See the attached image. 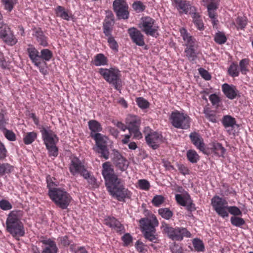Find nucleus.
Returning <instances> with one entry per match:
<instances>
[{
  "instance_id": "obj_38",
  "label": "nucleus",
  "mask_w": 253,
  "mask_h": 253,
  "mask_svg": "<svg viewBox=\"0 0 253 253\" xmlns=\"http://www.w3.org/2000/svg\"><path fill=\"white\" fill-rule=\"evenodd\" d=\"M188 195H190L187 192H186L183 195L179 194H176L175 199L177 203L181 206L185 207L189 201Z\"/></svg>"
},
{
  "instance_id": "obj_58",
  "label": "nucleus",
  "mask_w": 253,
  "mask_h": 253,
  "mask_svg": "<svg viewBox=\"0 0 253 253\" xmlns=\"http://www.w3.org/2000/svg\"><path fill=\"white\" fill-rule=\"evenodd\" d=\"M86 175L83 176L84 179L87 180L88 183L92 187H96L97 186L96 179L95 177L91 175L89 172L87 170L86 171Z\"/></svg>"
},
{
  "instance_id": "obj_31",
  "label": "nucleus",
  "mask_w": 253,
  "mask_h": 253,
  "mask_svg": "<svg viewBox=\"0 0 253 253\" xmlns=\"http://www.w3.org/2000/svg\"><path fill=\"white\" fill-rule=\"evenodd\" d=\"M114 164L118 168L122 171L126 169L127 167V161L120 155L115 158Z\"/></svg>"
},
{
  "instance_id": "obj_17",
  "label": "nucleus",
  "mask_w": 253,
  "mask_h": 253,
  "mask_svg": "<svg viewBox=\"0 0 253 253\" xmlns=\"http://www.w3.org/2000/svg\"><path fill=\"white\" fill-rule=\"evenodd\" d=\"M104 223L120 234L125 232L124 225L117 218L113 216H109L107 217L104 219Z\"/></svg>"
},
{
  "instance_id": "obj_60",
  "label": "nucleus",
  "mask_w": 253,
  "mask_h": 253,
  "mask_svg": "<svg viewBox=\"0 0 253 253\" xmlns=\"http://www.w3.org/2000/svg\"><path fill=\"white\" fill-rule=\"evenodd\" d=\"M128 131L131 135H133V138L134 139L139 140L143 137V135L140 131V127L132 128Z\"/></svg>"
},
{
  "instance_id": "obj_21",
  "label": "nucleus",
  "mask_w": 253,
  "mask_h": 253,
  "mask_svg": "<svg viewBox=\"0 0 253 253\" xmlns=\"http://www.w3.org/2000/svg\"><path fill=\"white\" fill-rule=\"evenodd\" d=\"M128 33L132 41L136 45L142 46L145 44L144 36L138 29L130 28L128 30Z\"/></svg>"
},
{
  "instance_id": "obj_19",
  "label": "nucleus",
  "mask_w": 253,
  "mask_h": 253,
  "mask_svg": "<svg viewBox=\"0 0 253 253\" xmlns=\"http://www.w3.org/2000/svg\"><path fill=\"white\" fill-rule=\"evenodd\" d=\"M189 137L192 143L197 149L204 154H208L209 153L206 148L204 139L199 133L196 132H192L190 134Z\"/></svg>"
},
{
  "instance_id": "obj_40",
  "label": "nucleus",
  "mask_w": 253,
  "mask_h": 253,
  "mask_svg": "<svg viewBox=\"0 0 253 253\" xmlns=\"http://www.w3.org/2000/svg\"><path fill=\"white\" fill-rule=\"evenodd\" d=\"M2 40L6 44L10 46L14 45L17 42V39L14 36L12 31L7 35L5 38H3Z\"/></svg>"
},
{
  "instance_id": "obj_61",
  "label": "nucleus",
  "mask_w": 253,
  "mask_h": 253,
  "mask_svg": "<svg viewBox=\"0 0 253 253\" xmlns=\"http://www.w3.org/2000/svg\"><path fill=\"white\" fill-rule=\"evenodd\" d=\"M209 100L211 102L212 105L215 106L216 107H218L219 106V103L221 101L220 98L216 94H212L210 95L209 96Z\"/></svg>"
},
{
  "instance_id": "obj_3",
  "label": "nucleus",
  "mask_w": 253,
  "mask_h": 253,
  "mask_svg": "<svg viewBox=\"0 0 253 253\" xmlns=\"http://www.w3.org/2000/svg\"><path fill=\"white\" fill-rule=\"evenodd\" d=\"M6 230L13 237H22L25 231L22 222L18 217L17 212L11 211L8 215L6 220Z\"/></svg>"
},
{
  "instance_id": "obj_20",
  "label": "nucleus",
  "mask_w": 253,
  "mask_h": 253,
  "mask_svg": "<svg viewBox=\"0 0 253 253\" xmlns=\"http://www.w3.org/2000/svg\"><path fill=\"white\" fill-rule=\"evenodd\" d=\"M210 147L207 149L209 153L208 154H213L214 156L218 157L225 158L226 150L222 146V144L217 142H213L210 144Z\"/></svg>"
},
{
  "instance_id": "obj_36",
  "label": "nucleus",
  "mask_w": 253,
  "mask_h": 253,
  "mask_svg": "<svg viewBox=\"0 0 253 253\" xmlns=\"http://www.w3.org/2000/svg\"><path fill=\"white\" fill-rule=\"evenodd\" d=\"M196 47H185L184 53L186 57L190 61H193L197 58V53L196 52Z\"/></svg>"
},
{
  "instance_id": "obj_48",
  "label": "nucleus",
  "mask_w": 253,
  "mask_h": 253,
  "mask_svg": "<svg viewBox=\"0 0 253 253\" xmlns=\"http://www.w3.org/2000/svg\"><path fill=\"white\" fill-rule=\"evenodd\" d=\"M192 244L195 250L196 251L203 252L204 251V245L201 240L198 238H195L192 241Z\"/></svg>"
},
{
  "instance_id": "obj_64",
  "label": "nucleus",
  "mask_w": 253,
  "mask_h": 253,
  "mask_svg": "<svg viewBox=\"0 0 253 253\" xmlns=\"http://www.w3.org/2000/svg\"><path fill=\"white\" fill-rule=\"evenodd\" d=\"M12 31L7 25H4L0 27V38L2 39L5 38V36L10 33Z\"/></svg>"
},
{
  "instance_id": "obj_41",
  "label": "nucleus",
  "mask_w": 253,
  "mask_h": 253,
  "mask_svg": "<svg viewBox=\"0 0 253 253\" xmlns=\"http://www.w3.org/2000/svg\"><path fill=\"white\" fill-rule=\"evenodd\" d=\"M240 72L237 64L235 62L232 63L228 69L229 75L233 78L238 77Z\"/></svg>"
},
{
  "instance_id": "obj_5",
  "label": "nucleus",
  "mask_w": 253,
  "mask_h": 253,
  "mask_svg": "<svg viewBox=\"0 0 253 253\" xmlns=\"http://www.w3.org/2000/svg\"><path fill=\"white\" fill-rule=\"evenodd\" d=\"M48 196L57 207L62 210L67 209L72 199L70 194L62 188L50 190Z\"/></svg>"
},
{
  "instance_id": "obj_13",
  "label": "nucleus",
  "mask_w": 253,
  "mask_h": 253,
  "mask_svg": "<svg viewBox=\"0 0 253 253\" xmlns=\"http://www.w3.org/2000/svg\"><path fill=\"white\" fill-rule=\"evenodd\" d=\"M211 205L219 216L223 218L228 216L229 214L227 211L228 202L225 199L215 195L211 200Z\"/></svg>"
},
{
  "instance_id": "obj_44",
  "label": "nucleus",
  "mask_w": 253,
  "mask_h": 253,
  "mask_svg": "<svg viewBox=\"0 0 253 253\" xmlns=\"http://www.w3.org/2000/svg\"><path fill=\"white\" fill-rule=\"evenodd\" d=\"M58 245L62 247L66 248L72 245V240L69 239V237L67 235L59 237L58 238Z\"/></svg>"
},
{
  "instance_id": "obj_10",
  "label": "nucleus",
  "mask_w": 253,
  "mask_h": 253,
  "mask_svg": "<svg viewBox=\"0 0 253 253\" xmlns=\"http://www.w3.org/2000/svg\"><path fill=\"white\" fill-rule=\"evenodd\" d=\"M139 27L142 31L148 36L157 37L159 27L156 24L155 19L149 16H145L141 18Z\"/></svg>"
},
{
  "instance_id": "obj_32",
  "label": "nucleus",
  "mask_w": 253,
  "mask_h": 253,
  "mask_svg": "<svg viewBox=\"0 0 253 253\" xmlns=\"http://www.w3.org/2000/svg\"><path fill=\"white\" fill-rule=\"evenodd\" d=\"M37 136V133L34 131L25 133L23 137V142L26 145L31 144L35 141Z\"/></svg>"
},
{
  "instance_id": "obj_6",
  "label": "nucleus",
  "mask_w": 253,
  "mask_h": 253,
  "mask_svg": "<svg viewBox=\"0 0 253 253\" xmlns=\"http://www.w3.org/2000/svg\"><path fill=\"white\" fill-rule=\"evenodd\" d=\"M98 73L109 84H111L114 88L120 90L122 87L121 75L120 71L116 68H100Z\"/></svg>"
},
{
  "instance_id": "obj_9",
  "label": "nucleus",
  "mask_w": 253,
  "mask_h": 253,
  "mask_svg": "<svg viewBox=\"0 0 253 253\" xmlns=\"http://www.w3.org/2000/svg\"><path fill=\"white\" fill-rule=\"evenodd\" d=\"M90 136L95 140L96 147L93 150L100 154V157L105 160L109 159V152L107 146V137L100 133H90Z\"/></svg>"
},
{
  "instance_id": "obj_33",
  "label": "nucleus",
  "mask_w": 253,
  "mask_h": 253,
  "mask_svg": "<svg viewBox=\"0 0 253 253\" xmlns=\"http://www.w3.org/2000/svg\"><path fill=\"white\" fill-rule=\"evenodd\" d=\"M248 23L247 18L245 16H238L233 24L238 30H244Z\"/></svg>"
},
{
  "instance_id": "obj_56",
  "label": "nucleus",
  "mask_w": 253,
  "mask_h": 253,
  "mask_svg": "<svg viewBox=\"0 0 253 253\" xmlns=\"http://www.w3.org/2000/svg\"><path fill=\"white\" fill-rule=\"evenodd\" d=\"M107 42H108V45L111 49L115 52L118 51L119 45L114 37L107 38Z\"/></svg>"
},
{
  "instance_id": "obj_55",
  "label": "nucleus",
  "mask_w": 253,
  "mask_h": 253,
  "mask_svg": "<svg viewBox=\"0 0 253 253\" xmlns=\"http://www.w3.org/2000/svg\"><path fill=\"white\" fill-rule=\"evenodd\" d=\"M76 245L73 244L70 246V251L73 253H89L86 248L84 246H78L75 248Z\"/></svg>"
},
{
  "instance_id": "obj_1",
  "label": "nucleus",
  "mask_w": 253,
  "mask_h": 253,
  "mask_svg": "<svg viewBox=\"0 0 253 253\" xmlns=\"http://www.w3.org/2000/svg\"><path fill=\"white\" fill-rule=\"evenodd\" d=\"M102 174L110 195L119 202L131 200L132 193L125 186L123 180L118 177L109 162L102 164Z\"/></svg>"
},
{
  "instance_id": "obj_15",
  "label": "nucleus",
  "mask_w": 253,
  "mask_h": 253,
  "mask_svg": "<svg viewBox=\"0 0 253 253\" xmlns=\"http://www.w3.org/2000/svg\"><path fill=\"white\" fill-rule=\"evenodd\" d=\"M69 171L73 175L80 174L82 176H86L87 171L83 163L77 157H73L69 164Z\"/></svg>"
},
{
  "instance_id": "obj_50",
  "label": "nucleus",
  "mask_w": 253,
  "mask_h": 253,
  "mask_svg": "<svg viewBox=\"0 0 253 253\" xmlns=\"http://www.w3.org/2000/svg\"><path fill=\"white\" fill-rule=\"evenodd\" d=\"M133 9L136 12H143L146 8V6L140 0L135 1L132 4Z\"/></svg>"
},
{
  "instance_id": "obj_63",
  "label": "nucleus",
  "mask_w": 253,
  "mask_h": 253,
  "mask_svg": "<svg viewBox=\"0 0 253 253\" xmlns=\"http://www.w3.org/2000/svg\"><path fill=\"white\" fill-rule=\"evenodd\" d=\"M114 23L113 15H112L110 17L107 16L103 22V28L112 29V26Z\"/></svg>"
},
{
  "instance_id": "obj_28",
  "label": "nucleus",
  "mask_w": 253,
  "mask_h": 253,
  "mask_svg": "<svg viewBox=\"0 0 253 253\" xmlns=\"http://www.w3.org/2000/svg\"><path fill=\"white\" fill-rule=\"evenodd\" d=\"M189 14L191 15V17L193 19V22L197 28L200 31L204 30V23L200 14L196 11H190Z\"/></svg>"
},
{
  "instance_id": "obj_45",
  "label": "nucleus",
  "mask_w": 253,
  "mask_h": 253,
  "mask_svg": "<svg viewBox=\"0 0 253 253\" xmlns=\"http://www.w3.org/2000/svg\"><path fill=\"white\" fill-rule=\"evenodd\" d=\"M144 237L145 239L154 243H158L159 240L158 235L156 234V231L147 232L144 233Z\"/></svg>"
},
{
  "instance_id": "obj_37",
  "label": "nucleus",
  "mask_w": 253,
  "mask_h": 253,
  "mask_svg": "<svg viewBox=\"0 0 253 253\" xmlns=\"http://www.w3.org/2000/svg\"><path fill=\"white\" fill-rule=\"evenodd\" d=\"M53 57L52 52L47 48L42 49L40 51V61H50Z\"/></svg>"
},
{
  "instance_id": "obj_54",
  "label": "nucleus",
  "mask_w": 253,
  "mask_h": 253,
  "mask_svg": "<svg viewBox=\"0 0 253 253\" xmlns=\"http://www.w3.org/2000/svg\"><path fill=\"white\" fill-rule=\"evenodd\" d=\"M230 221L231 224L236 227H241L245 224V221L243 218L237 216H232Z\"/></svg>"
},
{
  "instance_id": "obj_52",
  "label": "nucleus",
  "mask_w": 253,
  "mask_h": 253,
  "mask_svg": "<svg viewBox=\"0 0 253 253\" xmlns=\"http://www.w3.org/2000/svg\"><path fill=\"white\" fill-rule=\"evenodd\" d=\"M206 118L210 122L212 123L216 122V116L214 112L208 109H205L204 111Z\"/></svg>"
},
{
  "instance_id": "obj_8",
  "label": "nucleus",
  "mask_w": 253,
  "mask_h": 253,
  "mask_svg": "<svg viewBox=\"0 0 253 253\" xmlns=\"http://www.w3.org/2000/svg\"><path fill=\"white\" fill-rule=\"evenodd\" d=\"M39 242L42 244V250L41 252L37 247L32 249L33 253H58L59 249L55 241L46 236L39 237Z\"/></svg>"
},
{
  "instance_id": "obj_46",
  "label": "nucleus",
  "mask_w": 253,
  "mask_h": 253,
  "mask_svg": "<svg viewBox=\"0 0 253 253\" xmlns=\"http://www.w3.org/2000/svg\"><path fill=\"white\" fill-rule=\"evenodd\" d=\"M13 170V167L8 163L0 164V175L9 173Z\"/></svg>"
},
{
  "instance_id": "obj_43",
  "label": "nucleus",
  "mask_w": 253,
  "mask_h": 253,
  "mask_svg": "<svg viewBox=\"0 0 253 253\" xmlns=\"http://www.w3.org/2000/svg\"><path fill=\"white\" fill-rule=\"evenodd\" d=\"M17 2V0H1V3L3 5L4 9L9 12L12 10Z\"/></svg>"
},
{
  "instance_id": "obj_4",
  "label": "nucleus",
  "mask_w": 253,
  "mask_h": 253,
  "mask_svg": "<svg viewBox=\"0 0 253 253\" xmlns=\"http://www.w3.org/2000/svg\"><path fill=\"white\" fill-rule=\"evenodd\" d=\"M161 229L162 232L172 241H181L184 237H191V233L182 227H173L165 221L162 222Z\"/></svg>"
},
{
  "instance_id": "obj_53",
  "label": "nucleus",
  "mask_w": 253,
  "mask_h": 253,
  "mask_svg": "<svg viewBox=\"0 0 253 253\" xmlns=\"http://www.w3.org/2000/svg\"><path fill=\"white\" fill-rule=\"evenodd\" d=\"M0 129L3 131L4 136L8 140L13 141L16 140V135L15 133L12 130L6 129L5 128V126H4L3 129Z\"/></svg>"
},
{
  "instance_id": "obj_59",
  "label": "nucleus",
  "mask_w": 253,
  "mask_h": 253,
  "mask_svg": "<svg viewBox=\"0 0 253 253\" xmlns=\"http://www.w3.org/2000/svg\"><path fill=\"white\" fill-rule=\"evenodd\" d=\"M227 211L234 215V216L241 215L242 214L241 210L236 206H227Z\"/></svg>"
},
{
  "instance_id": "obj_30",
  "label": "nucleus",
  "mask_w": 253,
  "mask_h": 253,
  "mask_svg": "<svg viewBox=\"0 0 253 253\" xmlns=\"http://www.w3.org/2000/svg\"><path fill=\"white\" fill-rule=\"evenodd\" d=\"M107 58L102 53H98L94 56L92 63L95 66H104L108 64Z\"/></svg>"
},
{
  "instance_id": "obj_25",
  "label": "nucleus",
  "mask_w": 253,
  "mask_h": 253,
  "mask_svg": "<svg viewBox=\"0 0 253 253\" xmlns=\"http://www.w3.org/2000/svg\"><path fill=\"white\" fill-rule=\"evenodd\" d=\"M33 36L36 38L37 42L40 45L43 47L48 46V37L45 36L41 28H34L33 29Z\"/></svg>"
},
{
  "instance_id": "obj_62",
  "label": "nucleus",
  "mask_w": 253,
  "mask_h": 253,
  "mask_svg": "<svg viewBox=\"0 0 253 253\" xmlns=\"http://www.w3.org/2000/svg\"><path fill=\"white\" fill-rule=\"evenodd\" d=\"M11 203L7 200L2 199L0 201V208L3 211H8L12 209Z\"/></svg>"
},
{
  "instance_id": "obj_29",
  "label": "nucleus",
  "mask_w": 253,
  "mask_h": 253,
  "mask_svg": "<svg viewBox=\"0 0 253 253\" xmlns=\"http://www.w3.org/2000/svg\"><path fill=\"white\" fill-rule=\"evenodd\" d=\"M221 122L225 128L228 127L234 128L235 126H237L235 118L228 115L223 117Z\"/></svg>"
},
{
  "instance_id": "obj_22",
  "label": "nucleus",
  "mask_w": 253,
  "mask_h": 253,
  "mask_svg": "<svg viewBox=\"0 0 253 253\" xmlns=\"http://www.w3.org/2000/svg\"><path fill=\"white\" fill-rule=\"evenodd\" d=\"M26 51L32 63L35 66H39L40 52L32 44L28 45Z\"/></svg>"
},
{
  "instance_id": "obj_12",
  "label": "nucleus",
  "mask_w": 253,
  "mask_h": 253,
  "mask_svg": "<svg viewBox=\"0 0 253 253\" xmlns=\"http://www.w3.org/2000/svg\"><path fill=\"white\" fill-rule=\"evenodd\" d=\"M113 9L119 20H127L129 18V6L125 0H115Z\"/></svg>"
},
{
  "instance_id": "obj_16",
  "label": "nucleus",
  "mask_w": 253,
  "mask_h": 253,
  "mask_svg": "<svg viewBox=\"0 0 253 253\" xmlns=\"http://www.w3.org/2000/svg\"><path fill=\"white\" fill-rule=\"evenodd\" d=\"M171 4L180 14L189 13V10L190 11H196L195 7L192 6L189 1L187 0H172Z\"/></svg>"
},
{
  "instance_id": "obj_47",
  "label": "nucleus",
  "mask_w": 253,
  "mask_h": 253,
  "mask_svg": "<svg viewBox=\"0 0 253 253\" xmlns=\"http://www.w3.org/2000/svg\"><path fill=\"white\" fill-rule=\"evenodd\" d=\"M214 40L216 43L219 44H222L226 42L227 38L223 32L218 31L215 34Z\"/></svg>"
},
{
  "instance_id": "obj_49",
  "label": "nucleus",
  "mask_w": 253,
  "mask_h": 253,
  "mask_svg": "<svg viewBox=\"0 0 253 253\" xmlns=\"http://www.w3.org/2000/svg\"><path fill=\"white\" fill-rule=\"evenodd\" d=\"M150 187V182L146 179H141L137 181V187L141 190L148 191Z\"/></svg>"
},
{
  "instance_id": "obj_39",
  "label": "nucleus",
  "mask_w": 253,
  "mask_h": 253,
  "mask_svg": "<svg viewBox=\"0 0 253 253\" xmlns=\"http://www.w3.org/2000/svg\"><path fill=\"white\" fill-rule=\"evenodd\" d=\"M186 156L188 160L191 163H196L200 159V157L196 151L189 150L187 152Z\"/></svg>"
},
{
  "instance_id": "obj_23",
  "label": "nucleus",
  "mask_w": 253,
  "mask_h": 253,
  "mask_svg": "<svg viewBox=\"0 0 253 253\" xmlns=\"http://www.w3.org/2000/svg\"><path fill=\"white\" fill-rule=\"evenodd\" d=\"M222 91L224 94L229 99L233 100L239 96V91L236 86L225 83L222 85Z\"/></svg>"
},
{
  "instance_id": "obj_35",
  "label": "nucleus",
  "mask_w": 253,
  "mask_h": 253,
  "mask_svg": "<svg viewBox=\"0 0 253 253\" xmlns=\"http://www.w3.org/2000/svg\"><path fill=\"white\" fill-rule=\"evenodd\" d=\"M250 59L244 58L239 62V70L243 75H246L249 71Z\"/></svg>"
},
{
  "instance_id": "obj_27",
  "label": "nucleus",
  "mask_w": 253,
  "mask_h": 253,
  "mask_svg": "<svg viewBox=\"0 0 253 253\" xmlns=\"http://www.w3.org/2000/svg\"><path fill=\"white\" fill-rule=\"evenodd\" d=\"M54 11L57 17H60L61 18L69 21L71 16V14L69 12L68 10L62 6L58 5L55 9Z\"/></svg>"
},
{
  "instance_id": "obj_34",
  "label": "nucleus",
  "mask_w": 253,
  "mask_h": 253,
  "mask_svg": "<svg viewBox=\"0 0 253 253\" xmlns=\"http://www.w3.org/2000/svg\"><path fill=\"white\" fill-rule=\"evenodd\" d=\"M88 126L89 129L91 131V133H97L102 130L101 124L96 120H90L88 122Z\"/></svg>"
},
{
  "instance_id": "obj_2",
  "label": "nucleus",
  "mask_w": 253,
  "mask_h": 253,
  "mask_svg": "<svg viewBox=\"0 0 253 253\" xmlns=\"http://www.w3.org/2000/svg\"><path fill=\"white\" fill-rule=\"evenodd\" d=\"M39 128L42 133L43 143L48 150L49 156L56 157L58 155V148L56 146L59 141L58 137L50 129H46L42 126H39Z\"/></svg>"
},
{
  "instance_id": "obj_24",
  "label": "nucleus",
  "mask_w": 253,
  "mask_h": 253,
  "mask_svg": "<svg viewBox=\"0 0 253 253\" xmlns=\"http://www.w3.org/2000/svg\"><path fill=\"white\" fill-rule=\"evenodd\" d=\"M180 36L185 42L186 47H196V40L188 33L185 28H181L179 30Z\"/></svg>"
},
{
  "instance_id": "obj_26",
  "label": "nucleus",
  "mask_w": 253,
  "mask_h": 253,
  "mask_svg": "<svg viewBox=\"0 0 253 253\" xmlns=\"http://www.w3.org/2000/svg\"><path fill=\"white\" fill-rule=\"evenodd\" d=\"M141 121L140 118L136 115L129 114L126 119V124L128 126V130L140 127Z\"/></svg>"
},
{
  "instance_id": "obj_7",
  "label": "nucleus",
  "mask_w": 253,
  "mask_h": 253,
  "mask_svg": "<svg viewBox=\"0 0 253 253\" xmlns=\"http://www.w3.org/2000/svg\"><path fill=\"white\" fill-rule=\"evenodd\" d=\"M169 120L171 125L177 129H187L190 127L191 118L185 113L178 110L172 111Z\"/></svg>"
},
{
  "instance_id": "obj_51",
  "label": "nucleus",
  "mask_w": 253,
  "mask_h": 253,
  "mask_svg": "<svg viewBox=\"0 0 253 253\" xmlns=\"http://www.w3.org/2000/svg\"><path fill=\"white\" fill-rule=\"evenodd\" d=\"M135 101L138 107L142 109H147L149 107L150 103L142 97L136 98Z\"/></svg>"
},
{
  "instance_id": "obj_14",
  "label": "nucleus",
  "mask_w": 253,
  "mask_h": 253,
  "mask_svg": "<svg viewBox=\"0 0 253 253\" xmlns=\"http://www.w3.org/2000/svg\"><path fill=\"white\" fill-rule=\"evenodd\" d=\"M140 227L142 232L156 231V227L159 225V221L156 216L153 215L151 217L142 218L139 220Z\"/></svg>"
},
{
  "instance_id": "obj_57",
  "label": "nucleus",
  "mask_w": 253,
  "mask_h": 253,
  "mask_svg": "<svg viewBox=\"0 0 253 253\" xmlns=\"http://www.w3.org/2000/svg\"><path fill=\"white\" fill-rule=\"evenodd\" d=\"M164 201L165 198L163 196L156 195L153 197L152 200V203L154 206L158 207L162 205Z\"/></svg>"
},
{
  "instance_id": "obj_42",
  "label": "nucleus",
  "mask_w": 253,
  "mask_h": 253,
  "mask_svg": "<svg viewBox=\"0 0 253 253\" xmlns=\"http://www.w3.org/2000/svg\"><path fill=\"white\" fill-rule=\"evenodd\" d=\"M158 213L162 218L167 220L170 219L173 215L172 211L167 208L159 209Z\"/></svg>"
},
{
  "instance_id": "obj_11",
  "label": "nucleus",
  "mask_w": 253,
  "mask_h": 253,
  "mask_svg": "<svg viewBox=\"0 0 253 253\" xmlns=\"http://www.w3.org/2000/svg\"><path fill=\"white\" fill-rule=\"evenodd\" d=\"M149 127H145L144 133L146 134L145 140L149 147L155 150L158 148L163 142L162 134L156 131H151Z\"/></svg>"
},
{
  "instance_id": "obj_18",
  "label": "nucleus",
  "mask_w": 253,
  "mask_h": 253,
  "mask_svg": "<svg viewBox=\"0 0 253 253\" xmlns=\"http://www.w3.org/2000/svg\"><path fill=\"white\" fill-rule=\"evenodd\" d=\"M220 1V0H202L203 5L207 8L208 15L210 18H216V11L218 7Z\"/></svg>"
}]
</instances>
